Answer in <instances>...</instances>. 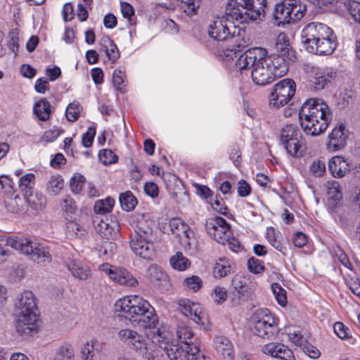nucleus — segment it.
Instances as JSON below:
<instances>
[{
  "mask_svg": "<svg viewBox=\"0 0 360 360\" xmlns=\"http://www.w3.org/2000/svg\"><path fill=\"white\" fill-rule=\"evenodd\" d=\"M154 226L155 222L148 214H138L131 236L152 239Z\"/></svg>",
  "mask_w": 360,
  "mask_h": 360,
  "instance_id": "nucleus-21",
  "label": "nucleus"
},
{
  "mask_svg": "<svg viewBox=\"0 0 360 360\" xmlns=\"http://www.w3.org/2000/svg\"><path fill=\"white\" fill-rule=\"evenodd\" d=\"M265 60L266 64H268L274 78L282 77L288 72L290 60L288 56L274 53L270 56L266 55Z\"/></svg>",
  "mask_w": 360,
  "mask_h": 360,
  "instance_id": "nucleus-20",
  "label": "nucleus"
},
{
  "mask_svg": "<svg viewBox=\"0 0 360 360\" xmlns=\"http://www.w3.org/2000/svg\"><path fill=\"white\" fill-rule=\"evenodd\" d=\"M200 6L201 0H181V10L187 16L197 15Z\"/></svg>",
  "mask_w": 360,
  "mask_h": 360,
  "instance_id": "nucleus-40",
  "label": "nucleus"
},
{
  "mask_svg": "<svg viewBox=\"0 0 360 360\" xmlns=\"http://www.w3.org/2000/svg\"><path fill=\"white\" fill-rule=\"evenodd\" d=\"M106 41L109 44V46H105V49L106 56L110 60L115 62L120 57L118 49L110 39L107 38Z\"/></svg>",
  "mask_w": 360,
  "mask_h": 360,
  "instance_id": "nucleus-55",
  "label": "nucleus"
},
{
  "mask_svg": "<svg viewBox=\"0 0 360 360\" xmlns=\"http://www.w3.org/2000/svg\"><path fill=\"white\" fill-rule=\"evenodd\" d=\"M310 175L314 177L322 176L326 172V164L321 160H316L309 166Z\"/></svg>",
  "mask_w": 360,
  "mask_h": 360,
  "instance_id": "nucleus-50",
  "label": "nucleus"
},
{
  "mask_svg": "<svg viewBox=\"0 0 360 360\" xmlns=\"http://www.w3.org/2000/svg\"><path fill=\"white\" fill-rule=\"evenodd\" d=\"M64 264L72 276L79 281H86L91 276L90 267L79 260L69 257L64 261Z\"/></svg>",
  "mask_w": 360,
  "mask_h": 360,
  "instance_id": "nucleus-22",
  "label": "nucleus"
},
{
  "mask_svg": "<svg viewBox=\"0 0 360 360\" xmlns=\"http://www.w3.org/2000/svg\"><path fill=\"white\" fill-rule=\"evenodd\" d=\"M248 267L253 274H259L264 269L262 261L255 257H251L248 260Z\"/></svg>",
  "mask_w": 360,
  "mask_h": 360,
  "instance_id": "nucleus-62",
  "label": "nucleus"
},
{
  "mask_svg": "<svg viewBox=\"0 0 360 360\" xmlns=\"http://www.w3.org/2000/svg\"><path fill=\"white\" fill-rule=\"evenodd\" d=\"M146 336L165 352L169 360H205L196 345L179 342L165 325L161 324L155 330L148 331Z\"/></svg>",
  "mask_w": 360,
  "mask_h": 360,
  "instance_id": "nucleus-1",
  "label": "nucleus"
},
{
  "mask_svg": "<svg viewBox=\"0 0 360 360\" xmlns=\"http://www.w3.org/2000/svg\"><path fill=\"white\" fill-rule=\"evenodd\" d=\"M182 286L188 291L196 292L202 288V281L199 276L193 275L184 280Z\"/></svg>",
  "mask_w": 360,
  "mask_h": 360,
  "instance_id": "nucleus-42",
  "label": "nucleus"
},
{
  "mask_svg": "<svg viewBox=\"0 0 360 360\" xmlns=\"http://www.w3.org/2000/svg\"><path fill=\"white\" fill-rule=\"evenodd\" d=\"M266 239L268 242L278 251L281 252L283 255H286L287 248L275 236L274 230L268 229L266 232Z\"/></svg>",
  "mask_w": 360,
  "mask_h": 360,
  "instance_id": "nucleus-49",
  "label": "nucleus"
},
{
  "mask_svg": "<svg viewBox=\"0 0 360 360\" xmlns=\"http://www.w3.org/2000/svg\"><path fill=\"white\" fill-rule=\"evenodd\" d=\"M280 344L274 342H269L263 346L262 351L264 354L276 359L279 352L278 346H280Z\"/></svg>",
  "mask_w": 360,
  "mask_h": 360,
  "instance_id": "nucleus-56",
  "label": "nucleus"
},
{
  "mask_svg": "<svg viewBox=\"0 0 360 360\" xmlns=\"http://www.w3.org/2000/svg\"><path fill=\"white\" fill-rule=\"evenodd\" d=\"M80 105L77 102H72L66 108L65 116L68 121H76L79 115Z\"/></svg>",
  "mask_w": 360,
  "mask_h": 360,
  "instance_id": "nucleus-51",
  "label": "nucleus"
},
{
  "mask_svg": "<svg viewBox=\"0 0 360 360\" xmlns=\"http://www.w3.org/2000/svg\"><path fill=\"white\" fill-rule=\"evenodd\" d=\"M52 360H75L73 347L68 342H64L56 349Z\"/></svg>",
  "mask_w": 360,
  "mask_h": 360,
  "instance_id": "nucleus-32",
  "label": "nucleus"
},
{
  "mask_svg": "<svg viewBox=\"0 0 360 360\" xmlns=\"http://www.w3.org/2000/svg\"><path fill=\"white\" fill-rule=\"evenodd\" d=\"M115 205V200L108 197L105 199L98 200L95 202L94 210L96 214H105L112 211Z\"/></svg>",
  "mask_w": 360,
  "mask_h": 360,
  "instance_id": "nucleus-39",
  "label": "nucleus"
},
{
  "mask_svg": "<svg viewBox=\"0 0 360 360\" xmlns=\"http://www.w3.org/2000/svg\"><path fill=\"white\" fill-rule=\"evenodd\" d=\"M306 4L300 0H283L275 6L274 18L277 25L295 22L302 18Z\"/></svg>",
  "mask_w": 360,
  "mask_h": 360,
  "instance_id": "nucleus-11",
  "label": "nucleus"
},
{
  "mask_svg": "<svg viewBox=\"0 0 360 360\" xmlns=\"http://www.w3.org/2000/svg\"><path fill=\"white\" fill-rule=\"evenodd\" d=\"M179 306L184 316L196 324L204 328L207 327L209 323L208 316L200 303L187 299H181L179 301Z\"/></svg>",
  "mask_w": 360,
  "mask_h": 360,
  "instance_id": "nucleus-14",
  "label": "nucleus"
},
{
  "mask_svg": "<svg viewBox=\"0 0 360 360\" xmlns=\"http://www.w3.org/2000/svg\"><path fill=\"white\" fill-rule=\"evenodd\" d=\"M66 231L72 237H82L84 236L86 231L85 229L73 219L67 220Z\"/></svg>",
  "mask_w": 360,
  "mask_h": 360,
  "instance_id": "nucleus-44",
  "label": "nucleus"
},
{
  "mask_svg": "<svg viewBox=\"0 0 360 360\" xmlns=\"http://www.w3.org/2000/svg\"><path fill=\"white\" fill-rule=\"evenodd\" d=\"M327 199L333 205H336L342 197L340 184L335 180L327 181L323 184Z\"/></svg>",
  "mask_w": 360,
  "mask_h": 360,
  "instance_id": "nucleus-29",
  "label": "nucleus"
},
{
  "mask_svg": "<svg viewBox=\"0 0 360 360\" xmlns=\"http://www.w3.org/2000/svg\"><path fill=\"white\" fill-rule=\"evenodd\" d=\"M336 77V72L332 70H318L314 76L310 80V85L314 90H322L324 88H328Z\"/></svg>",
  "mask_w": 360,
  "mask_h": 360,
  "instance_id": "nucleus-24",
  "label": "nucleus"
},
{
  "mask_svg": "<svg viewBox=\"0 0 360 360\" xmlns=\"http://www.w3.org/2000/svg\"><path fill=\"white\" fill-rule=\"evenodd\" d=\"M98 158L100 161L105 165L115 163L117 160L116 155L110 149L101 150L98 154Z\"/></svg>",
  "mask_w": 360,
  "mask_h": 360,
  "instance_id": "nucleus-53",
  "label": "nucleus"
},
{
  "mask_svg": "<svg viewBox=\"0 0 360 360\" xmlns=\"http://www.w3.org/2000/svg\"><path fill=\"white\" fill-rule=\"evenodd\" d=\"M96 233L103 238L113 240L118 237L120 225L116 221L108 222L105 220L94 221Z\"/></svg>",
  "mask_w": 360,
  "mask_h": 360,
  "instance_id": "nucleus-23",
  "label": "nucleus"
},
{
  "mask_svg": "<svg viewBox=\"0 0 360 360\" xmlns=\"http://www.w3.org/2000/svg\"><path fill=\"white\" fill-rule=\"evenodd\" d=\"M6 245L29 256L38 264L49 262L51 259L49 248L41 243L27 238L11 236L7 238Z\"/></svg>",
  "mask_w": 360,
  "mask_h": 360,
  "instance_id": "nucleus-9",
  "label": "nucleus"
},
{
  "mask_svg": "<svg viewBox=\"0 0 360 360\" xmlns=\"http://www.w3.org/2000/svg\"><path fill=\"white\" fill-rule=\"evenodd\" d=\"M345 7L352 20L360 23V1L348 0L345 3Z\"/></svg>",
  "mask_w": 360,
  "mask_h": 360,
  "instance_id": "nucleus-46",
  "label": "nucleus"
},
{
  "mask_svg": "<svg viewBox=\"0 0 360 360\" xmlns=\"http://www.w3.org/2000/svg\"><path fill=\"white\" fill-rule=\"evenodd\" d=\"M267 53V51L261 47L248 49L240 56L236 66L240 70L251 68L252 80L257 85L263 86L271 83L274 77L268 64H266L265 56Z\"/></svg>",
  "mask_w": 360,
  "mask_h": 360,
  "instance_id": "nucleus-6",
  "label": "nucleus"
},
{
  "mask_svg": "<svg viewBox=\"0 0 360 360\" xmlns=\"http://www.w3.org/2000/svg\"><path fill=\"white\" fill-rule=\"evenodd\" d=\"M230 271L231 264L229 261L226 258H220L214 264L213 275L215 278H221L227 276Z\"/></svg>",
  "mask_w": 360,
  "mask_h": 360,
  "instance_id": "nucleus-38",
  "label": "nucleus"
},
{
  "mask_svg": "<svg viewBox=\"0 0 360 360\" xmlns=\"http://www.w3.org/2000/svg\"><path fill=\"white\" fill-rule=\"evenodd\" d=\"M98 269L117 284L127 287H136L139 284L137 279L124 268L112 266L108 263H104L99 265Z\"/></svg>",
  "mask_w": 360,
  "mask_h": 360,
  "instance_id": "nucleus-15",
  "label": "nucleus"
},
{
  "mask_svg": "<svg viewBox=\"0 0 360 360\" xmlns=\"http://www.w3.org/2000/svg\"><path fill=\"white\" fill-rule=\"evenodd\" d=\"M79 352L81 360H101L98 343L96 340H91L82 343Z\"/></svg>",
  "mask_w": 360,
  "mask_h": 360,
  "instance_id": "nucleus-28",
  "label": "nucleus"
},
{
  "mask_svg": "<svg viewBox=\"0 0 360 360\" xmlns=\"http://www.w3.org/2000/svg\"><path fill=\"white\" fill-rule=\"evenodd\" d=\"M171 266L177 271H184L191 266L190 260L181 252H176L169 259Z\"/></svg>",
  "mask_w": 360,
  "mask_h": 360,
  "instance_id": "nucleus-35",
  "label": "nucleus"
},
{
  "mask_svg": "<svg viewBox=\"0 0 360 360\" xmlns=\"http://www.w3.org/2000/svg\"><path fill=\"white\" fill-rule=\"evenodd\" d=\"M280 138L287 153L292 157L302 155V134L297 126L285 124L281 130Z\"/></svg>",
  "mask_w": 360,
  "mask_h": 360,
  "instance_id": "nucleus-12",
  "label": "nucleus"
},
{
  "mask_svg": "<svg viewBox=\"0 0 360 360\" xmlns=\"http://www.w3.org/2000/svg\"><path fill=\"white\" fill-rule=\"evenodd\" d=\"M271 289L278 304L281 307H285L288 302L285 290L277 283L271 285Z\"/></svg>",
  "mask_w": 360,
  "mask_h": 360,
  "instance_id": "nucleus-47",
  "label": "nucleus"
},
{
  "mask_svg": "<svg viewBox=\"0 0 360 360\" xmlns=\"http://www.w3.org/2000/svg\"><path fill=\"white\" fill-rule=\"evenodd\" d=\"M266 0H229L226 15L236 22L243 24L257 20L264 12Z\"/></svg>",
  "mask_w": 360,
  "mask_h": 360,
  "instance_id": "nucleus-8",
  "label": "nucleus"
},
{
  "mask_svg": "<svg viewBox=\"0 0 360 360\" xmlns=\"http://www.w3.org/2000/svg\"><path fill=\"white\" fill-rule=\"evenodd\" d=\"M33 112L39 120L46 121L51 115V105L47 101L41 99L34 103Z\"/></svg>",
  "mask_w": 360,
  "mask_h": 360,
  "instance_id": "nucleus-34",
  "label": "nucleus"
},
{
  "mask_svg": "<svg viewBox=\"0 0 360 360\" xmlns=\"http://www.w3.org/2000/svg\"><path fill=\"white\" fill-rule=\"evenodd\" d=\"M120 202L124 210L131 211L136 207L137 200L131 191H126L120 194Z\"/></svg>",
  "mask_w": 360,
  "mask_h": 360,
  "instance_id": "nucleus-43",
  "label": "nucleus"
},
{
  "mask_svg": "<svg viewBox=\"0 0 360 360\" xmlns=\"http://www.w3.org/2000/svg\"><path fill=\"white\" fill-rule=\"evenodd\" d=\"M62 130L58 128L54 127L44 131L41 136V141L49 143L53 142L60 135Z\"/></svg>",
  "mask_w": 360,
  "mask_h": 360,
  "instance_id": "nucleus-61",
  "label": "nucleus"
},
{
  "mask_svg": "<svg viewBox=\"0 0 360 360\" xmlns=\"http://www.w3.org/2000/svg\"><path fill=\"white\" fill-rule=\"evenodd\" d=\"M63 214L66 220L73 219L77 211V205L75 200L70 197H65L61 203Z\"/></svg>",
  "mask_w": 360,
  "mask_h": 360,
  "instance_id": "nucleus-36",
  "label": "nucleus"
},
{
  "mask_svg": "<svg viewBox=\"0 0 360 360\" xmlns=\"http://www.w3.org/2000/svg\"><path fill=\"white\" fill-rule=\"evenodd\" d=\"M208 235L218 243L225 245L228 236L232 235L230 225L221 217L211 219L206 224Z\"/></svg>",
  "mask_w": 360,
  "mask_h": 360,
  "instance_id": "nucleus-16",
  "label": "nucleus"
},
{
  "mask_svg": "<svg viewBox=\"0 0 360 360\" xmlns=\"http://www.w3.org/2000/svg\"><path fill=\"white\" fill-rule=\"evenodd\" d=\"M28 204L34 210H42L45 207L46 200L41 193H35L33 195L32 192L27 193L25 196Z\"/></svg>",
  "mask_w": 360,
  "mask_h": 360,
  "instance_id": "nucleus-45",
  "label": "nucleus"
},
{
  "mask_svg": "<svg viewBox=\"0 0 360 360\" xmlns=\"http://www.w3.org/2000/svg\"><path fill=\"white\" fill-rule=\"evenodd\" d=\"M271 91L269 96V105L274 108H279L287 104L294 96L295 91Z\"/></svg>",
  "mask_w": 360,
  "mask_h": 360,
  "instance_id": "nucleus-30",
  "label": "nucleus"
},
{
  "mask_svg": "<svg viewBox=\"0 0 360 360\" xmlns=\"http://www.w3.org/2000/svg\"><path fill=\"white\" fill-rule=\"evenodd\" d=\"M215 347L221 360H234L233 345L227 338L224 336L217 337Z\"/></svg>",
  "mask_w": 360,
  "mask_h": 360,
  "instance_id": "nucleus-26",
  "label": "nucleus"
},
{
  "mask_svg": "<svg viewBox=\"0 0 360 360\" xmlns=\"http://www.w3.org/2000/svg\"><path fill=\"white\" fill-rule=\"evenodd\" d=\"M176 335L179 342H185L193 337V333L189 327L179 326L176 330Z\"/></svg>",
  "mask_w": 360,
  "mask_h": 360,
  "instance_id": "nucleus-58",
  "label": "nucleus"
},
{
  "mask_svg": "<svg viewBox=\"0 0 360 360\" xmlns=\"http://www.w3.org/2000/svg\"><path fill=\"white\" fill-rule=\"evenodd\" d=\"M301 127L307 135L319 136L323 133L333 119L330 109L319 98H309L299 112Z\"/></svg>",
  "mask_w": 360,
  "mask_h": 360,
  "instance_id": "nucleus-4",
  "label": "nucleus"
},
{
  "mask_svg": "<svg viewBox=\"0 0 360 360\" xmlns=\"http://www.w3.org/2000/svg\"><path fill=\"white\" fill-rule=\"evenodd\" d=\"M301 348L304 353L311 359H317L321 355V352L319 349L307 341L304 343Z\"/></svg>",
  "mask_w": 360,
  "mask_h": 360,
  "instance_id": "nucleus-57",
  "label": "nucleus"
},
{
  "mask_svg": "<svg viewBox=\"0 0 360 360\" xmlns=\"http://www.w3.org/2000/svg\"><path fill=\"white\" fill-rule=\"evenodd\" d=\"M275 49L278 52L277 54L288 56L290 45L288 37L284 32H281L278 34L276 40Z\"/></svg>",
  "mask_w": 360,
  "mask_h": 360,
  "instance_id": "nucleus-41",
  "label": "nucleus"
},
{
  "mask_svg": "<svg viewBox=\"0 0 360 360\" xmlns=\"http://www.w3.org/2000/svg\"><path fill=\"white\" fill-rule=\"evenodd\" d=\"M235 19L230 18L225 13L224 15L217 17L210 24L208 34L217 41H230L231 48L223 51L221 57L229 60L236 56L237 52L242 51L247 45L243 38L245 30L237 25Z\"/></svg>",
  "mask_w": 360,
  "mask_h": 360,
  "instance_id": "nucleus-2",
  "label": "nucleus"
},
{
  "mask_svg": "<svg viewBox=\"0 0 360 360\" xmlns=\"http://www.w3.org/2000/svg\"><path fill=\"white\" fill-rule=\"evenodd\" d=\"M252 333L264 339H272L278 333V328L276 320L267 309L256 310L251 317Z\"/></svg>",
  "mask_w": 360,
  "mask_h": 360,
  "instance_id": "nucleus-10",
  "label": "nucleus"
},
{
  "mask_svg": "<svg viewBox=\"0 0 360 360\" xmlns=\"http://www.w3.org/2000/svg\"><path fill=\"white\" fill-rule=\"evenodd\" d=\"M117 338L136 354L146 356L148 344L144 337L137 331L128 328H122L117 333Z\"/></svg>",
  "mask_w": 360,
  "mask_h": 360,
  "instance_id": "nucleus-13",
  "label": "nucleus"
},
{
  "mask_svg": "<svg viewBox=\"0 0 360 360\" xmlns=\"http://www.w3.org/2000/svg\"><path fill=\"white\" fill-rule=\"evenodd\" d=\"M125 73L120 68L115 69L112 74V83L115 86H117V90H121L120 86L124 84Z\"/></svg>",
  "mask_w": 360,
  "mask_h": 360,
  "instance_id": "nucleus-64",
  "label": "nucleus"
},
{
  "mask_svg": "<svg viewBox=\"0 0 360 360\" xmlns=\"http://www.w3.org/2000/svg\"><path fill=\"white\" fill-rule=\"evenodd\" d=\"M328 170L335 178L345 176L349 171V165L342 156H335L328 162Z\"/></svg>",
  "mask_w": 360,
  "mask_h": 360,
  "instance_id": "nucleus-27",
  "label": "nucleus"
},
{
  "mask_svg": "<svg viewBox=\"0 0 360 360\" xmlns=\"http://www.w3.org/2000/svg\"><path fill=\"white\" fill-rule=\"evenodd\" d=\"M116 311L132 322H142V326L148 331L155 330L159 324L154 308L144 298L139 295H127L117 300L115 304Z\"/></svg>",
  "mask_w": 360,
  "mask_h": 360,
  "instance_id": "nucleus-3",
  "label": "nucleus"
},
{
  "mask_svg": "<svg viewBox=\"0 0 360 360\" xmlns=\"http://www.w3.org/2000/svg\"><path fill=\"white\" fill-rule=\"evenodd\" d=\"M64 187V179L60 174L50 176L46 184V193L52 196L58 195Z\"/></svg>",
  "mask_w": 360,
  "mask_h": 360,
  "instance_id": "nucleus-31",
  "label": "nucleus"
},
{
  "mask_svg": "<svg viewBox=\"0 0 360 360\" xmlns=\"http://www.w3.org/2000/svg\"><path fill=\"white\" fill-rule=\"evenodd\" d=\"M34 185L35 175L32 173H27L19 179L18 186L25 196H27V193L32 192Z\"/></svg>",
  "mask_w": 360,
  "mask_h": 360,
  "instance_id": "nucleus-37",
  "label": "nucleus"
},
{
  "mask_svg": "<svg viewBox=\"0 0 360 360\" xmlns=\"http://www.w3.org/2000/svg\"><path fill=\"white\" fill-rule=\"evenodd\" d=\"M85 178L79 173H75L70 179V188L72 193H79L84 186Z\"/></svg>",
  "mask_w": 360,
  "mask_h": 360,
  "instance_id": "nucleus-48",
  "label": "nucleus"
},
{
  "mask_svg": "<svg viewBox=\"0 0 360 360\" xmlns=\"http://www.w3.org/2000/svg\"><path fill=\"white\" fill-rule=\"evenodd\" d=\"M129 244L134 253L143 259L152 260L155 256L151 238L131 236Z\"/></svg>",
  "mask_w": 360,
  "mask_h": 360,
  "instance_id": "nucleus-19",
  "label": "nucleus"
},
{
  "mask_svg": "<svg viewBox=\"0 0 360 360\" xmlns=\"http://www.w3.org/2000/svg\"><path fill=\"white\" fill-rule=\"evenodd\" d=\"M247 281L240 275H236L232 280L231 301L233 305L239 304L243 300L246 292Z\"/></svg>",
  "mask_w": 360,
  "mask_h": 360,
  "instance_id": "nucleus-25",
  "label": "nucleus"
},
{
  "mask_svg": "<svg viewBox=\"0 0 360 360\" xmlns=\"http://www.w3.org/2000/svg\"><path fill=\"white\" fill-rule=\"evenodd\" d=\"M17 320V332L23 335H30L37 328L39 314L36 298L30 290H25L16 298L15 302Z\"/></svg>",
  "mask_w": 360,
  "mask_h": 360,
  "instance_id": "nucleus-7",
  "label": "nucleus"
},
{
  "mask_svg": "<svg viewBox=\"0 0 360 360\" xmlns=\"http://www.w3.org/2000/svg\"><path fill=\"white\" fill-rule=\"evenodd\" d=\"M295 82L290 78H285L277 82L273 90H295Z\"/></svg>",
  "mask_w": 360,
  "mask_h": 360,
  "instance_id": "nucleus-59",
  "label": "nucleus"
},
{
  "mask_svg": "<svg viewBox=\"0 0 360 360\" xmlns=\"http://www.w3.org/2000/svg\"><path fill=\"white\" fill-rule=\"evenodd\" d=\"M335 333L341 339H347L349 338V330L341 322H336L333 326Z\"/></svg>",
  "mask_w": 360,
  "mask_h": 360,
  "instance_id": "nucleus-63",
  "label": "nucleus"
},
{
  "mask_svg": "<svg viewBox=\"0 0 360 360\" xmlns=\"http://www.w3.org/2000/svg\"><path fill=\"white\" fill-rule=\"evenodd\" d=\"M278 347L279 352L276 359L281 360H295L293 352L288 346L281 343Z\"/></svg>",
  "mask_w": 360,
  "mask_h": 360,
  "instance_id": "nucleus-60",
  "label": "nucleus"
},
{
  "mask_svg": "<svg viewBox=\"0 0 360 360\" xmlns=\"http://www.w3.org/2000/svg\"><path fill=\"white\" fill-rule=\"evenodd\" d=\"M169 227L171 233L179 238L180 243L185 249H190L195 245L193 231L181 219H170Z\"/></svg>",
  "mask_w": 360,
  "mask_h": 360,
  "instance_id": "nucleus-17",
  "label": "nucleus"
},
{
  "mask_svg": "<svg viewBox=\"0 0 360 360\" xmlns=\"http://www.w3.org/2000/svg\"><path fill=\"white\" fill-rule=\"evenodd\" d=\"M212 297L217 304H222L227 298V290L224 287L215 286L212 292Z\"/></svg>",
  "mask_w": 360,
  "mask_h": 360,
  "instance_id": "nucleus-54",
  "label": "nucleus"
},
{
  "mask_svg": "<svg viewBox=\"0 0 360 360\" xmlns=\"http://www.w3.org/2000/svg\"><path fill=\"white\" fill-rule=\"evenodd\" d=\"M306 50L317 55H330L337 48V37L328 25L313 22L306 25L301 33Z\"/></svg>",
  "mask_w": 360,
  "mask_h": 360,
  "instance_id": "nucleus-5",
  "label": "nucleus"
},
{
  "mask_svg": "<svg viewBox=\"0 0 360 360\" xmlns=\"http://www.w3.org/2000/svg\"><path fill=\"white\" fill-rule=\"evenodd\" d=\"M209 203L212 207L217 212L226 215L228 212V207L226 206L223 200L217 195L213 196L210 199Z\"/></svg>",
  "mask_w": 360,
  "mask_h": 360,
  "instance_id": "nucleus-52",
  "label": "nucleus"
},
{
  "mask_svg": "<svg viewBox=\"0 0 360 360\" xmlns=\"http://www.w3.org/2000/svg\"><path fill=\"white\" fill-rule=\"evenodd\" d=\"M285 334L288 340L294 345L302 347L307 341L304 337L302 330L297 326H289L285 328Z\"/></svg>",
  "mask_w": 360,
  "mask_h": 360,
  "instance_id": "nucleus-33",
  "label": "nucleus"
},
{
  "mask_svg": "<svg viewBox=\"0 0 360 360\" xmlns=\"http://www.w3.org/2000/svg\"><path fill=\"white\" fill-rule=\"evenodd\" d=\"M349 131L342 123H338L328 135L326 149L334 153L343 149L348 139Z\"/></svg>",
  "mask_w": 360,
  "mask_h": 360,
  "instance_id": "nucleus-18",
  "label": "nucleus"
}]
</instances>
